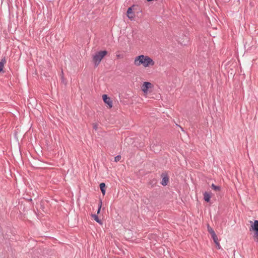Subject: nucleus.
<instances>
[{
	"label": "nucleus",
	"instance_id": "8",
	"mask_svg": "<svg viewBox=\"0 0 258 258\" xmlns=\"http://www.w3.org/2000/svg\"><path fill=\"white\" fill-rule=\"evenodd\" d=\"M203 195L204 200L207 202H209L211 198V194L205 191Z\"/></svg>",
	"mask_w": 258,
	"mask_h": 258
},
{
	"label": "nucleus",
	"instance_id": "7",
	"mask_svg": "<svg viewBox=\"0 0 258 258\" xmlns=\"http://www.w3.org/2000/svg\"><path fill=\"white\" fill-rule=\"evenodd\" d=\"M157 183V180L155 178H154L151 180H150L148 183V185L150 188H152L154 187Z\"/></svg>",
	"mask_w": 258,
	"mask_h": 258
},
{
	"label": "nucleus",
	"instance_id": "5",
	"mask_svg": "<svg viewBox=\"0 0 258 258\" xmlns=\"http://www.w3.org/2000/svg\"><path fill=\"white\" fill-rule=\"evenodd\" d=\"M152 87V84L148 82H145L142 85V90L144 93H147L149 88Z\"/></svg>",
	"mask_w": 258,
	"mask_h": 258
},
{
	"label": "nucleus",
	"instance_id": "15",
	"mask_svg": "<svg viewBox=\"0 0 258 258\" xmlns=\"http://www.w3.org/2000/svg\"><path fill=\"white\" fill-rule=\"evenodd\" d=\"M101 206H102V201L100 200L99 204H98V209L97 212V214H99L100 213Z\"/></svg>",
	"mask_w": 258,
	"mask_h": 258
},
{
	"label": "nucleus",
	"instance_id": "6",
	"mask_svg": "<svg viewBox=\"0 0 258 258\" xmlns=\"http://www.w3.org/2000/svg\"><path fill=\"white\" fill-rule=\"evenodd\" d=\"M127 16L128 18L131 20H132L135 17V14L133 12V9L132 7H130L128 8L127 11Z\"/></svg>",
	"mask_w": 258,
	"mask_h": 258
},
{
	"label": "nucleus",
	"instance_id": "22",
	"mask_svg": "<svg viewBox=\"0 0 258 258\" xmlns=\"http://www.w3.org/2000/svg\"><path fill=\"white\" fill-rule=\"evenodd\" d=\"M117 56L119 57L120 56V55H117Z\"/></svg>",
	"mask_w": 258,
	"mask_h": 258
},
{
	"label": "nucleus",
	"instance_id": "13",
	"mask_svg": "<svg viewBox=\"0 0 258 258\" xmlns=\"http://www.w3.org/2000/svg\"><path fill=\"white\" fill-rule=\"evenodd\" d=\"M91 216L94 218V220L96 222H97V223H99L100 224H102L101 220H100L99 219V218H98V217L97 216V215L92 214H91Z\"/></svg>",
	"mask_w": 258,
	"mask_h": 258
},
{
	"label": "nucleus",
	"instance_id": "20",
	"mask_svg": "<svg viewBox=\"0 0 258 258\" xmlns=\"http://www.w3.org/2000/svg\"><path fill=\"white\" fill-rule=\"evenodd\" d=\"M93 128L95 130H97V124H93Z\"/></svg>",
	"mask_w": 258,
	"mask_h": 258
},
{
	"label": "nucleus",
	"instance_id": "21",
	"mask_svg": "<svg viewBox=\"0 0 258 258\" xmlns=\"http://www.w3.org/2000/svg\"><path fill=\"white\" fill-rule=\"evenodd\" d=\"M154 146H156L155 145H154L153 146H152V148H154Z\"/></svg>",
	"mask_w": 258,
	"mask_h": 258
},
{
	"label": "nucleus",
	"instance_id": "17",
	"mask_svg": "<svg viewBox=\"0 0 258 258\" xmlns=\"http://www.w3.org/2000/svg\"><path fill=\"white\" fill-rule=\"evenodd\" d=\"M61 83H62L64 84V85L67 84V81L65 80L64 77L62 75V76L61 77Z\"/></svg>",
	"mask_w": 258,
	"mask_h": 258
},
{
	"label": "nucleus",
	"instance_id": "12",
	"mask_svg": "<svg viewBox=\"0 0 258 258\" xmlns=\"http://www.w3.org/2000/svg\"><path fill=\"white\" fill-rule=\"evenodd\" d=\"M213 238V240L214 243L216 245L217 249H220L221 246L220 245L219 242H218V239L217 235H216L215 237L214 236V238Z\"/></svg>",
	"mask_w": 258,
	"mask_h": 258
},
{
	"label": "nucleus",
	"instance_id": "3",
	"mask_svg": "<svg viewBox=\"0 0 258 258\" xmlns=\"http://www.w3.org/2000/svg\"><path fill=\"white\" fill-rule=\"evenodd\" d=\"M250 227L249 231L253 232V239L256 242H258V220H255L253 222L250 221Z\"/></svg>",
	"mask_w": 258,
	"mask_h": 258
},
{
	"label": "nucleus",
	"instance_id": "16",
	"mask_svg": "<svg viewBox=\"0 0 258 258\" xmlns=\"http://www.w3.org/2000/svg\"><path fill=\"white\" fill-rule=\"evenodd\" d=\"M121 156L120 155H117L114 158V161L115 162H118L121 159Z\"/></svg>",
	"mask_w": 258,
	"mask_h": 258
},
{
	"label": "nucleus",
	"instance_id": "4",
	"mask_svg": "<svg viewBox=\"0 0 258 258\" xmlns=\"http://www.w3.org/2000/svg\"><path fill=\"white\" fill-rule=\"evenodd\" d=\"M102 99L104 103L109 106V108H111L112 107V101L110 98L107 96V95H103Z\"/></svg>",
	"mask_w": 258,
	"mask_h": 258
},
{
	"label": "nucleus",
	"instance_id": "19",
	"mask_svg": "<svg viewBox=\"0 0 258 258\" xmlns=\"http://www.w3.org/2000/svg\"><path fill=\"white\" fill-rule=\"evenodd\" d=\"M3 68L4 67L2 62H0V73L3 71Z\"/></svg>",
	"mask_w": 258,
	"mask_h": 258
},
{
	"label": "nucleus",
	"instance_id": "18",
	"mask_svg": "<svg viewBox=\"0 0 258 258\" xmlns=\"http://www.w3.org/2000/svg\"><path fill=\"white\" fill-rule=\"evenodd\" d=\"M0 62H2L3 63V67H4V64L5 63H6V59L4 58H3L1 61H0Z\"/></svg>",
	"mask_w": 258,
	"mask_h": 258
},
{
	"label": "nucleus",
	"instance_id": "9",
	"mask_svg": "<svg viewBox=\"0 0 258 258\" xmlns=\"http://www.w3.org/2000/svg\"><path fill=\"white\" fill-rule=\"evenodd\" d=\"M99 187H100V188L102 194H103V196H104L105 194V192H106V190H105L106 185H105V183L102 182V183H100Z\"/></svg>",
	"mask_w": 258,
	"mask_h": 258
},
{
	"label": "nucleus",
	"instance_id": "14",
	"mask_svg": "<svg viewBox=\"0 0 258 258\" xmlns=\"http://www.w3.org/2000/svg\"><path fill=\"white\" fill-rule=\"evenodd\" d=\"M211 187L212 188V189L216 191H219L221 190V187L220 186L216 185L214 183L212 184Z\"/></svg>",
	"mask_w": 258,
	"mask_h": 258
},
{
	"label": "nucleus",
	"instance_id": "1",
	"mask_svg": "<svg viewBox=\"0 0 258 258\" xmlns=\"http://www.w3.org/2000/svg\"><path fill=\"white\" fill-rule=\"evenodd\" d=\"M134 64L136 66H140L142 64L146 68L154 66L155 62L148 55H140L135 57Z\"/></svg>",
	"mask_w": 258,
	"mask_h": 258
},
{
	"label": "nucleus",
	"instance_id": "10",
	"mask_svg": "<svg viewBox=\"0 0 258 258\" xmlns=\"http://www.w3.org/2000/svg\"><path fill=\"white\" fill-rule=\"evenodd\" d=\"M208 231L210 233L212 238H214V236H216V234L215 231L211 227L209 226V225L208 226Z\"/></svg>",
	"mask_w": 258,
	"mask_h": 258
},
{
	"label": "nucleus",
	"instance_id": "2",
	"mask_svg": "<svg viewBox=\"0 0 258 258\" xmlns=\"http://www.w3.org/2000/svg\"><path fill=\"white\" fill-rule=\"evenodd\" d=\"M107 54L106 50H103L97 52L93 56V61L94 64V67H97L102 59Z\"/></svg>",
	"mask_w": 258,
	"mask_h": 258
},
{
	"label": "nucleus",
	"instance_id": "11",
	"mask_svg": "<svg viewBox=\"0 0 258 258\" xmlns=\"http://www.w3.org/2000/svg\"><path fill=\"white\" fill-rule=\"evenodd\" d=\"M168 182H169V178L168 176H165L162 178V181H161V184L165 186L167 184Z\"/></svg>",
	"mask_w": 258,
	"mask_h": 258
}]
</instances>
